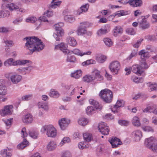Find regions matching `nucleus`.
Instances as JSON below:
<instances>
[{
    "instance_id": "obj_51",
    "label": "nucleus",
    "mask_w": 157,
    "mask_h": 157,
    "mask_svg": "<svg viewBox=\"0 0 157 157\" xmlns=\"http://www.w3.org/2000/svg\"><path fill=\"white\" fill-rule=\"evenodd\" d=\"M88 147V145L87 146L86 142H80L78 144V147L80 149H83L85 148H87Z\"/></svg>"
},
{
    "instance_id": "obj_39",
    "label": "nucleus",
    "mask_w": 157,
    "mask_h": 157,
    "mask_svg": "<svg viewBox=\"0 0 157 157\" xmlns=\"http://www.w3.org/2000/svg\"><path fill=\"white\" fill-rule=\"evenodd\" d=\"M29 134L30 137L35 139H36L39 135L38 132L34 130L29 131Z\"/></svg>"
},
{
    "instance_id": "obj_60",
    "label": "nucleus",
    "mask_w": 157,
    "mask_h": 157,
    "mask_svg": "<svg viewBox=\"0 0 157 157\" xmlns=\"http://www.w3.org/2000/svg\"><path fill=\"white\" fill-rule=\"evenodd\" d=\"M32 96V95L31 94H28L25 95L22 97V99L23 100L27 101L30 99Z\"/></svg>"
},
{
    "instance_id": "obj_49",
    "label": "nucleus",
    "mask_w": 157,
    "mask_h": 157,
    "mask_svg": "<svg viewBox=\"0 0 157 157\" xmlns=\"http://www.w3.org/2000/svg\"><path fill=\"white\" fill-rule=\"evenodd\" d=\"M106 57L104 56L101 55L96 57V59L99 63H103L106 60Z\"/></svg>"
},
{
    "instance_id": "obj_12",
    "label": "nucleus",
    "mask_w": 157,
    "mask_h": 157,
    "mask_svg": "<svg viewBox=\"0 0 157 157\" xmlns=\"http://www.w3.org/2000/svg\"><path fill=\"white\" fill-rule=\"evenodd\" d=\"M70 120L65 118H63L59 120L58 121L59 125L61 129L65 130L70 123Z\"/></svg>"
},
{
    "instance_id": "obj_64",
    "label": "nucleus",
    "mask_w": 157,
    "mask_h": 157,
    "mask_svg": "<svg viewBox=\"0 0 157 157\" xmlns=\"http://www.w3.org/2000/svg\"><path fill=\"white\" fill-rule=\"evenodd\" d=\"M142 128L144 131L147 132L151 131L152 130V128L149 126L142 127Z\"/></svg>"
},
{
    "instance_id": "obj_62",
    "label": "nucleus",
    "mask_w": 157,
    "mask_h": 157,
    "mask_svg": "<svg viewBox=\"0 0 157 157\" xmlns=\"http://www.w3.org/2000/svg\"><path fill=\"white\" fill-rule=\"evenodd\" d=\"M63 24L62 23H59L58 24L55 25L54 26V28L56 30H57L58 29L61 28V26H63Z\"/></svg>"
},
{
    "instance_id": "obj_52",
    "label": "nucleus",
    "mask_w": 157,
    "mask_h": 157,
    "mask_svg": "<svg viewBox=\"0 0 157 157\" xmlns=\"http://www.w3.org/2000/svg\"><path fill=\"white\" fill-rule=\"evenodd\" d=\"M126 33L128 34L133 35L135 34V31L132 28H128L126 30Z\"/></svg>"
},
{
    "instance_id": "obj_32",
    "label": "nucleus",
    "mask_w": 157,
    "mask_h": 157,
    "mask_svg": "<svg viewBox=\"0 0 157 157\" xmlns=\"http://www.w3.org/2000/svg\"><path fill=\"white\" fill-rule=\"evenodd\" d=\"M132 123L133 125L138 127L140 126L141 124L140 122V119L136 116L134 117L132 120Z\"/></svg>"
},
{
    "instance_id": "obj_24",
    "label": "nucleus",
    "mask_w": 157,
    "mask_h": 157,
    "mask_svg": "<svg viewBox=\"0 0 157 157\" xmlns=\"http://www.w3.org/2000/svg\"><path fill=\"white\" fill-rule=\"evenodd\" d=\"M71 52L81 56H82L84 55H90L91 54V52L90 51L87 52H86L82 53L78 49H74L73 51H71Z\"/></svg>"
},
{
    "instance_id": "obj_31",
    "label": "nucleus",
    "mask_w": 157,
    "mask_h": 157,
    "mask_svg": "<svg viewBox=\"0 0 157 157\" xmlns=\"http://www.w3.org/2000/svg\"><path fill=\"white\" fill-rule=\"evenodd\" d=\"M28 142L26 139H24L23 141L17 146L19 149H22L28 145Z\"/></svg>"
},
{
    "instance_id": "obj_10",
    "label": "nucleus",
    "mask_w": 157,
    "mask_h": 157,
    "mask_svg": "<svg viewBox=\"0 0 157 157\" xmlns=\"http://www.w3.org/2000/svg\"><path fill=\"white\" fill-rule=\"evenodd\" d=\"M88 25L86 22H82L80 23L77 30L78 35H83L86 33V27Z\"/></svg>"
},
{
    "instance_id": "obj_57",
    "label": "nucleus",
    "mask_w": 157,
    "mask_h": 157,
    "mask_svg": "<svg viewBox=\"0 0 157 157\" xmlns=\"http://www.w3.org/2000/svg\"><path fill=\"white\" fill-rule=\"evenodd\" d=\"M9 29L8 28L2 27H0V33H7L9 32Z\"/></svg>"
},
{
    "instance_id": "obj_35",
    "label": "nucleus",
    "mask_w": 157,
    "mask_h": 157,
    "mask_svg": "<svg viewBox=\"0 0 157 157\" xmlns=\"http://www.w3.org/2000/svg\"><path fill=\"white\" fill-rule=\"evenodd\" d=\"M8 151L7 149L2 150L1 151V155L3 157H11V153Z\"/></svg>"
},
{
    "instance_id": "obj_42",
    "label": "nucleus",
    "mask_w": 157,
    "mask_h": 157,
    "mask_svg": "<svg viewBox=\"0 0 157 157\" xmlns=\"http://www.w3.org/2000/svg\"><path fill=\"white\" fill-rule=\"evenodd\" d=\"M38 104L39 108L44 109L46 111H47L48 110V106L46 103L39 102Z\"/></svg>"
},
{
    "instance_id": "obj_40",
    "label": "nucleus",
    "mask_w": 157,
    "mask_h": 157,
    "mask_svg": "<svg viewBox=\"0 0 157 157\" xmlns=\"http://www.w3.org/2000/svg\"><path fill=\"white\" fill-rule=\"evenodd\" d=\"M128 11H124V10H121L116 12L114 13V16H117L118 17L126 15L128 14Z\"/></svg>"
},
{
    "instance_id": "obj_21",
    "label": "nucleus",
    "mask_w": 157,
    "mask_h": 157,
    "mask_svg": "<svg viewBox=\"0 0 157 157\" xmlns=\"http://www.w3.org/2000/svg\"><path fill=\"white\" fill-rule=\"evenodd\" d=\"M128 3L133 7L140 6L142 4L141 0H131L128 1Z\"/></svg>"
},
{
    "instance_id": "obj_18",
    "label": "nucleus",
    "mask_w": 157,
    "mask_h": 157,
    "mask_svg": "<svg viewBox=\"0 0 157 157\" xmlns=\"http://www.w3.org/2000/svg\"><path fill=\"white\" fill-rule=\"evenodd\" d=\"M56 31L57 34L54 33L53 36L56 41H59L60 40L59 36H62L64 35V30L61 28L60 29H58L57 30H56Z\"/></svg>"
},
{
    "instance_id": "obj_54",
    "label": "nucleus",
    "mask_w": 157,
    "mask_h": 157,
    "mask_svg": "<svg viewBox=\"0 0 157 157\" xmlns=\"http://www.w3.org/2000/svg\"><path fill=\"white\" fill-rule=\"evenodd\" d=\"M36 18L34 17H31L28 18L26 19V21L28 22L33 23L36 21Z\"/></svg>"
},
{
    "instance_id": "obj_23",
    "label": "nucleus",
    "mask_w": 157,
    "mask_h": 157,
    "mask_svg": "<svg viewBox=\"0 0 157 157\" xmlns=\"http://www.w3.org/2000/svg\"><path fill=\"white\" fill-rule=\"evenodd\" d=\"M89 102L90 104L91 105H93L96 109L101 110L102 108L101 105H100L97 101L94 99H90Z\"/></svg>"
},
{
    "instance_id": "obj_22",
    "label": "nucleus",
    "mask_w": 157,
    "mask_h": 157,
    "mask_svg": "<svg viewBox=\"0 0 157 157\" xmlns=\"http://www.w3.org/2000/svg\"><path fill=\"white\" fill-rule=\"evenodd\" d=\"M67 46L66 44H65L63 43H61L60 44L56 46L55 48L59 47V49L61 50L64 54H67V53H69V50L67 49Z\"/></svg>"
},
{
    "instance_id": "obj_26",
    "label": "nucleus",
    "mask_w": 157,
    "mask_h": 157,
    "mask_svg": "<svg viewBox=\"0 0 157 157\" xmlns=\"http://www.w3.org/2000/svg\"><path fill=\"white\" fill-rule=\"evenodd\" d=\"M65 88L67 90V94L70 95L74 94L75 93L76 91L78 89L77 87L74 88L68 86H65Z\"/></svg>"
},
{
    "instance_id": "obj_61",
    "label": "nucleus",
    "mask_w": 157,
    "mask_h": 157,
    "mask_svg": "<svg viewBox=\"0 0 157 157\" xmlns=\"http://www.w3.org/2000/svg\"><path fill=\"white\" fill-rule=\"evenodd\" d=\"M21 133L22 134V137L25 138V137L27 136L28 134L26 133V129L25 127H24L22 128L21 131Z\"/></svg>"
},
{
    "instance_id": "obj_30",
    "label": "nucleus",
    "mask_w": 157,
    "mask_h": 157,
    "mask_svg": "<svg viewBox=\"0 0 157 157\" xmlns=\"http://www.w3.org/2000/svg\"><path fill=\"white\" fill-rule=\"evenodd\" d=\"M82 72L80 70H77L74 73L71 74V77H74L75 78L78 79L82 75Z\"/></svg>"
},
{
    "instance_id": "obj_45",
    "label": "nucleus",
    "mask_w": 157,
    "mask_h": 157,
    "mask_svg": "<svg viewBox=\"0 0 157 157\" xmlns=\"http://www.w3.org/2000/svg\"><path fill=\"white\" fill-rule=\"evenodd\" d=\"M10 14L9 12L4 10H3L0 11V18H3L9 16Z\"/></svg>"
},
{
    "instance_id": "obj_7",
    "label": "nucleus",
    "mask_w": 157,
    "mask_h": 157,
    "mask_svg": "<svg viewBox=\"0 0 157 157\" xmlns=\"http://www.w3.org/2000/svg\"><path fill=\"white\" fill-rule=\"evenodd\" d=\"M120 68V64L118 61L112 62L109 66L111 71L115 74H117Z\"/></svg>"
},
{
    "instance_id": "obj_48",
    "label": "nucleus",
    "mask_w": 157,
    "mask_h": 157,
    "mask_svg": "<svg viewBox=\"0 0 157 157\" xmlns=\"http://www.w3.org/2000/svg\"><path fill=\"white\" fill-rule=\"evenodd\" d=\"M95 108L92 106H88L86 109V113L88 114H91L94 113Z\"/></svg>"
},
{
    "instance_id": "obj_4",
    "label": "nucleus",
    "mask_w": 157,
    "mask_h": 157,
    "mask_svg": "<svg viewBox=\"0 0 157 157\" xmlns=\"http://www.w3.org/2000/svg\"><path fill=\"white\" fill-rule=\"evenodd\" d=\"M41 132H45L48 137H55L57 134L56 128L52 125L43 126L41 130Z\"/></svg>"
},
{
    "instance_id": "obj_3",
    "label": "nucleus",
    "mask_w": 157,
    "mask_h": 157,
    "mask_svg": "<svg viewBox=\"0 0 157 157\" xmlns=\"http://www.w3.org/2000/svg\"><path fill=\"white\" fill-rule=\"evenodd\" d=\"M99 95L103 101L106 103H109L112 100L113 93L108 89H106L101 90Z\"/></svg>"
},
{
    "instance_id": "obj_5",
    "label": "nucleus",
    "mask_w": 157,
    "mask_h": 157,
    "mask_svg": "<svg viewBox=\"0 0 157 157\" xmlns=\"http://www.w3.org/2000/svg\"><path fill=\"white\" fill-rule=\"evenodd\" d=\"M139 55L140 56L142 59L140 62L141 67L144 69L147 68L149 66L146 63L145 58L149 57V54L147 50H142L139 52Z\"/></svg>"
},
{
    "instance_id": "obj_20",
    "label": "nucleus",
    "mask_w": 157,
    "mask_h": 157,
    "mask_svg": "<svg viewBox=\"0 0 157 157\" xmlns=\"http://www.w3.org/2000/svg\"><path fill=\"white\" fill-rule=\"evenodd\" d=\"M140 23V27L142 29H147L149 27V23L147 22L145 18L142 19V20L140 21H139Z\"/></svg>"
},
{
    "instance_id": "obj_37",
    "label": "nucleus",
    "mask_w": 157,
    "mask_h": 157,
    "mask_svg": "<svg viewBox=\"0 0 157 157\" xmlns=\"http://www.w3.org/2000/svg\"><path fill=\"white\" fill-rule=\"evenodd\" d=\"M56 146V143L54 141H51L47 145V148L49 151L54 149Z\"/></svg>"
},
{
    "instance_id": "obj_6",
    "label": "nucleus",
    "mask_w": 157,
    "mask_h": 157,
    "mask_svg": "<svg viewBox=\"0 0 157 157\" xmlns=\"http://www.w3.org/2000/svg\"><path fill=\"white\" fill-rule=\"evenodd\" d=\"M29 61L28 60H23L20 61L17 60L14 61L12 58H10L6 60L4 63V65L6 67H9L11 66H17L22 64H25L29 63Z\"/></svg>"
},
{
    "instance_id": "obj_59",
    "label": "nucleus",
    "mask_w": 157,
    "mask_h": 157,
    "mask_svg": "<svg viewBox=\"0 0 157 157\" xmlns=\"http://www.w3.org/2000/svg\"><path fill=\"white\" fill-rule=\"evenodd\" d=\"M70 142V139L67 137H64L60 143V144L62 145L64 143H69Z\"/></svg>"
},
{
    "instance_id": "obj_44",
    "label": "nucleus",
    "mask_w": 157,
    "mask_h": 157,
    "mask_svg": "<svg viewBox=\"0 0 157 157\" xmlns=\"http://www.w3.org/2000/svg\"><path fill=\"white\" fill-rule=\"evenodd\" d=\"M124 102L122 100H118L114 106V108L117 109L120 107H123L124 106Z\"/></svg>"
},
{
    "instance_id": "obj_63",
    "label": "nucleus",
    "mask_w": 157,
    "mask_h": 157,
    "mask_svg": "<svg viewBox=\"0 0 157 157\" xmlns=\"http://www.w3.org/2000/svg\"><path fill=\"white\" fill-rule=\"evenodd\" d=\"M44 15L46 16L47 17H52L53 15V12L52 11L49 10H48L46 12L44 13Z\"/></svg>"
},
{
    "instance_id": "obj_43",
    "label": "nucleus",
    "mask_w": 157,
    "mask_h": 157,
    "mask_svg": "<svg viewBox=\"0 0 157 157\" xmlns=\"http://www.w3.org/2000/svg\"><path fill=\"white\" fill-rule=\"evenodd\" d=\"M92 135L89 133H85L83 134V137L86 142H90L92 139Z\"/></svg>"
},
{
    "instance_id": "obj_58",
    "label": "nucleus",
    "mask_w": 157,
    "mask_h": 157,
    "mask_svg": "<svg viewBox=\"0 0 157 157\" xmlns=\"http://www.w3.org/2000/svg\"><path fill=\"white\" fill-rule=\"evenodd\" d=\"M119 123L121 125L124 126H127L129 123V122L128 121H124V120H120L118 121Z\"/></svg>"
},
{
    "instance_id": "obj_16",
    "label": "nucleus",
    "mask_w": 157,
    "mask_h": 157,
    "mask_svg": "<svg viewBox=\"0 0 157 157\" xmlns=\"http://www.w3.org/2000/svg\"><path fill=\"white\" fill-rule=\"evenodd\" d=\"M33 120V116L30 113L27 114L24 116L22 119L23 122L26 124L32 123Z\"/></svg>"
},
{
    "instance_id": "obj_34",
    "label": "nucleus",
    "mask_w": 157,
    "mask_h": 157,
    "mask_svg": "<svg viewBox=\"0 0 157 157\" xmlns=\"http://www.w3.org/2000/svg\"><path fill=\"white\" fill-rule=\"evenodd\" d=\"M78 122L80 125L85 126L88 124L89 122V120L87 118H81L79 119Z\"/></svg>"
},
{
    "instance_id": "obj_14",
    "label": "nucleus",
    "mask_w": 157,
    "mask_h": 157,
    "mask_svg": "<svg viewBox=\"0 0 157 157\" xmlns=\"http://www.w3.org/2000/svg\"><path fill=\"white\" fill-rule=\"evenodd\" d=\"M109 141L111 144L112 147L114 148L122 144L120 139L115 137H112L111 140H109Z\"/></svg>"
},
{
    "instance_id": "obj_46",
    "label": "nucleus",
    "mask_w": 157,
    "mask_h": 157,
    "mask_svg": "<svg viewBox=\"0 0 157 157\" xmlns=\"http://www.w3.org/2000/svg\"><path fill=\"white\" fill-rule=\"evenodd\" d=\"M103 41L105 44L108 47H110L113 45L112 41L110 39L108 38H104L103 39Z\"/></svg>"
},
{
    "instance_id": "obj_8",
    "label": "nucleus",
    "mask_w": 157,
    "mask_h": 157,
    "mask_svg": "<svg viewBox=\"0 0 157 157\" xmlns=\"http://www.w3.org/2000/svg\"><path fill=\"white\" fill-rule=\"evenodd\" d=\"M98 128L100 132L104 135H107L109 132V129L108 126L106 125L104 122L99 124Z\"/></svg>"
},
{
    "instance_id": "obj_41",
    "label": "nucleus",
    "mask_w": 157,
    "mask_h": 157,
    "mask_svg": "<svg viewBox=\"0 0 157 157\" xmlns=\"http://www.w3.org/2000/svg\"><path fill=\"white\" fill-rule=\"evenodd\" d=\"M64 19L66 21L70 23L73 22L75 20L74 17L73 16L70 15L65 16L64 17Z\"/></svg>"
},
{
    "instance_id": "obj_47",
    "label": "nucleus",
    "mask_w": 157,
    "mask_h": 157,
    "mask_svg": "<svg viewBox=\"0 0 157 157\" xmlns=\"http://www.w3.org/2000/svg\"><path fill=\"white\" fill-rule=\"evenodd\" d=\"M155 107V105H153L148 106L146 108L144 109L143 110L144 112H151L153 113V110H154V109Z\"/></svg>"
},
{
    "instance_id": "obj_28",
    "label": "nucleus",
    "mask_w": 157,
    "mask_h": 157,
    "mask_svg": "<svg viewBox=\"0 0 157 157\" xmlns=\"http://www.w3.org/2000/svg\"><path fill=\"white\" fill-rule=\"evenodd\" d=\"M92 75H95V78H98V80L99 81H101L103 79V77L100 75V71L97 69L94 70L92 72Z\"/></svg>"
},
{
    "instance_id": "obj_19",
    "label": "nucleus",
    "mask_w": 157,
    "mask_h": 157,
    "mask_svg": "<svg viewBox=\"0 0 157 157\" xmlns=\"http://www.w3.org/2000/svg\"><path fill=\"white\" fill-rule=\"evenodd\" d=\"M21 76L17 74L12 75L10 77V79L13 84L17 83L21 81Z\"/></svg>"
},
{
    "instance_id": "obj_27",
    "label": "nucleus",
    "mask_w": 157,
    "mask_h": 157,
    "mask_svg": "<svg viewBox=\"0 0 157 157\" xmlns=\"http://www.w3.org/2000/svg\"><path fill=\"white\" fill-rule=\"evenodd\" d=\"M67 56L66 61L67 62L75 63L76 62V59L74 55H71V52L69 51L67 54Z\"/></svg>"
},
{
    "instance_id": "obj_36",
    "label": "nucleus",
    "mask_w": 157,
    "mask_h": 157,
    "mask_svg": "<svg viewBox=\"0 0 157 157\" xmlns=\"http://www.w3.org/2000/svg\"><path fill=\"white\" fill-rule=\"evenodd\" d=\"M56 0H52L50 5V7L52 8L55 9L59 6L61 2V1L56 2Z\"/></svg>"
},
{
    "instance_id": "obj_11",
    "label": "nucleus",
    "mask_w": 157,
    "mask_h": 157,
    "mask_svg": "<svg viewBox=\"0 0 157 157\" xmlns=\"http://www.w3.org/2000/svg\"><path fill=\"white\" fill-rule=\"evenodd\" d=\"M13 111V106L12 105H8L4 107L1 111V114L2 116L6 115H10L12 113Z\"/></svg>"
},
{
    "instance_id": "obj_50",
    "label": "nucleus",
    "mask_w": 157,
    "mask_h": 157,
    "mask_svg": "<svg viewBox=\"0 0 157 157\" xmlns=\"http://www.w3.org/2000/svg\"><path fill=\"white\" fill-rule=\"evenodd\" d=\"M49 94L50 96L54 98H58L59 95V93L57 91L53 90H50Z\"/></svg>"
},
{
    "instance_id": "obj_56",
    "label": "nucleus",
    "mask_w": 157,
    "mask_h": 157,
    "mask_svg": "<svg viewBox=\"0 0 157 157\" xmlns=\"http://www.w3.org/2000/svg\"><path fill=\"white\" fill-rule=\"evenodd\" d=\"M132 79L133 81L136 83L142 82L143 81V79L142 78H140L135 77L132 78Z\"/></svg>"
},
{
    "instance_id": "obj_9",
    "label": "nucleus",
    "mask_w": 157,
    "mask_h": 157,
    "mask_svg": "<svg viewBox=\"0 0 157 157\" xmlns=\"http://www.w3.org/2000/svg\"><path fill=\"white\" fill-rule=\"evenodd\" d=\"M6 7L12 11L13 10H17V14H21L24 12V10L22 8H19L18 7L13 3H8L6 5Z\"/></svg>"
},
{
    "instance_id": "obj_38",
    "label": "nucleus",
    "mask_w": 157,
    "mask_h": 157,
    "mask_svg": "<svg viewBox=\"0 0 157 157\" xmlns=\"http://www.w3.org/2000/svg\"><path fill=\"white\" fill-rule=\"evenodd\" d=\"M123 32L122 29L120 26H117L114 30L113 35L117 36L118 34H121Z\"/></svg>"
},
{
    "instance_id": "obj_55",
    "label": "nucleus",
    "mask_w": 157,
    "mask_h": 157,
    "mask_svg": "<svg viewBox=\"0 0 157 157\" xmlns=\"http://www.w3.org/2000/svg\"><path fill=\"white\" fill-rule=\"evenodd\" d=\"M149 91H152L153 90H157V84H154L150 85L149 86Z\"/></svg>"
},
{
    "instance_id": "obj_33",
    "label": "nucleus",
    "mask_w": 157,
    "mask_h": 157,
    "mask_svg": "<svg viewBox=\"0 0 157 157\" xmlns=\"http://www.w3.org/2000/svg\"><path fill=\"white\" fill-rule=\"evenodd\" d=\"M89 7V5L87 4L82 6L78 10L77 13L78 14H80L83 12H85L87 10Z\"/></svg>"
},
{
    "instance_id": "obj_53",
    "label": "nucleus",
    "mask_w": 157,
    "mask_h": 157,
    "mask_svg": "<svg viewBox=\"0 0 157 157\" xmlns=\"http://www.w3.org/2000/svg\"><path fill=\"white\" fill-rule=\"evenodd\" d=\"M107 33V31L106 29H101L98 30L97 34L98 36H101L106 34Z\"/></svg>"
},
{
    "instance_id": "obj_29",
    "label": "nucleus",
    "mask_w": 157,
    "mask_h": 157,
    "mask_svg": "<svg viewBox=\"0 0 157 157\" xmlns=\"http://www.w3.org/2000/svg\"><path fill=\"white\" fill-rule=\"evenodd\" d=\"M95 79L94 77L89 75H85L82 78V80L84 82L88 83L94 80Z\"/></svg>"
},
{
    "instance_id": "obj_13",
    "label": "nucleus",
    "mask_w": 157,
    "mask_h": 157,
    "mask_svg": "<svg viewBox=\"0 0 157 157\" xmlns=\"http://www.w3.org/2000/svg\"><path fill=\"white\" fill-rule=\"evenodd\" d=\"M7 90V88L4 84V81L3 80H0V100L2 98V96L6 94Z\"/></svg>"
},
{
    "instance_id": "obj_17",
    "label": "nucleus",
    "mask_w": 157,
    "mask_h": 157,
    "mask_svg": "<svg viewBox=\"0 0 157 157\" xmlns=\"http://www.w3.org/2000/svg\"><path fill=\"white\" fill-rule=\"evenodd\" d=\"M132 71L137 75H141L143 72V70L138 65H134L131 68Z\"/></svg>"
},
{
    "instance_id": "obj_25",
    "label": "nucleus",
    "mask_w": 157,
    "mask_h": 157,
    "mask_svg": "<svg viewBox=\"0 0 157 157\" xmlns=\"http://www.w3.org/2000/svg\"><path fill=\"white\" fill-rule=\"evenodd\" d=\"M66 41L69 45L72 46H75L77 44V42L75 39L71 36H68L67 38Z\"/></svg>"
},
{
    "instance_id": "obj_1",
    "label": "nucleus",
    "mask_w": 157,
    "mask_h": 157,
    "mask_svg": "<svg viewBox=\"0 0 157 157\" xmlns=\"http://www.w3.org/2000/svg\"><path fill=\"white\" fill-rule=\"evenodd\" d=\"M26 40L25 48L29 50L30 54H32L35 52H39L44 48L45 45L42 41L37 37H26L23 39Z\"/></svg>"
},
{
    "instance_id": "obj_2",
    "label": "nucleus",
    "mask_w": 157,
    "mask_h": 157,
    "mask_svg": "<svg viewBox=\"0 0 157 157\" xmlns=\"http://www.w3.org/2000/svg\"><path fill=\"white\" fill-rule=\"evenodd\" d=\"M144 145L153 152L157 153V139L151 136L145 140Z\"/></svg>"
},
{
    "instance_id": "obj_15",
    "label": "nucleus",
    "mask_w": 157,
    "mask_h": 157,
    "mask_svg": "<svg viewBox=\"0 0 157 157\" xmlns=\"http://www.w3.org/2000/svg\"><path fill=\"white\" fill-rule=\"evenodd\" d=\"M132 135L134 137L136 141H140L142 136V133L139 130L133 131L132 133Z\"/></svg>"
}]
</instances>
